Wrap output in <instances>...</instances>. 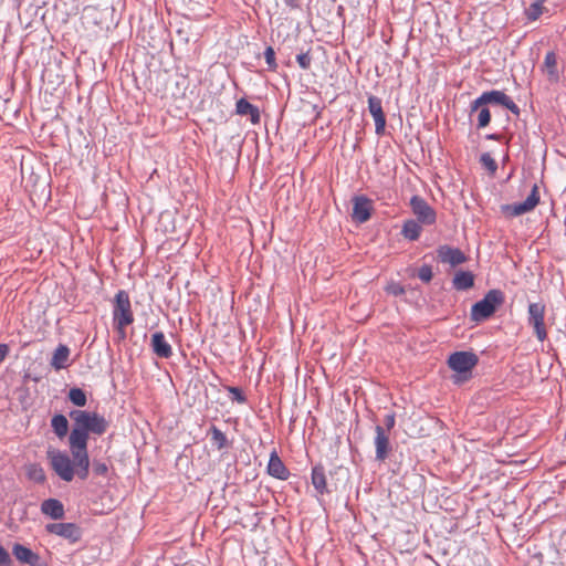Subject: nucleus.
<instances>
[{
  "label": "nucleus",
  "mask_w": 566,
  "mask_h": 566,
  "mask_svg": "<svg viewBox=\"0 0 566 566\" xmlns=\"http://www.w3.org/2000/svg\"><path fill=\"white\" fill-rule=\"evenodd\" d=\"M69 416L73 420L69 436L70 448L87 449L90 434L103 436L108 429V421L95 411L74 409Z\"/></svg>",
  "instance_id": "obj_1"
},
{
  "label": "nucleus",
  "mask_w": 566,
  "mask_h": 566,
  "mask_svg": "<svg viewBox=\"0 0 566 566\" xmlns=\"http://www.w3.org/2000/svg\"><path fill=\"white\" fill-rule=\"evenodd\" d=\"M504 293L501 290L493 289L488 291L482 300L472 305L471 319L474 322L488 319L504 303Z\"/></svg>",
  "instance_id": "obj_2"
},
{
  "label": "nucleus",
  "mask_w": 566,
  "mask_h": 566,
  "mask_svg": "<svg viewBox=\"0 0 566 566\" xmlns=\"http://www.w3.org/2000/svg\"><path fill=\"white\" fill-rule=\"evenodd\" d=\"M112 314L114 327L124 335L125 328L134 322L129 295L125 290L115 294Z\"/></svg>",
  "instance_id": "obj_3"
},
{
  "label": "nucleus",
  "mask_w": 566,
  "mask_h": 566,
  "mask_svg": "<svg viewBox=\"0 0 566 566\" xmlns=\"http://www.w3.org/2000/svg\"><path fill=\"white\" fill-rule=\"evenodd\" d=\"M52 470L55 474L65 482H71L74 479V461L66 452L50 449L46 452Z\"/></svg>",
  "instance_id": "obj_4"
},
{
  "label": "nucleus",
  "mask_w": 566,
  "mask_h": 566,
  "mask_svg": "<svg viewBox=\"0 0 566 566\" xmlns=\"http://www.w3.org/2000/svg\"><path fill=\"white\" fill-rule=\"evenodd\" d=\"M489 104L502 105L516 116H518L521 113L520 107L503 91L493 90L482 93L478 98L473 101V109L479 106H485Z\"/></svg>",
  "instance_id": "obj_5"
},
{
  "label": "nucleus",
  "mask_w": 566,
  "mask_h": 566,
  "mask_svg": "<svg viewBox=\"0 0 566 566\" xmlns=\"http://www.w3.org/2000/svg\"><path fill=\"white\" fill-rule=\"evenodd\" d=\"M539 203V192L537 184H534L531 193L523 202L507 203L501 206V211L510 218L518 217L531 212Z\"/></svg>",
  "instance_id": "obj_6"
},
{
  "label": "nucleus",
  "mask_w": 566,
  "mask_h": 566,
  "mask_svg": "<svg viewBox=\"0 0 566 566\" xmlns=\"http://www.w3.org/2000/svg\"><path fill=\"white\" fill-rule=\"evenodd\" d=\"M527 323L533 327L534 334L539 342L547 338L545 326V305L542 303H530L527 308Z\"/></svg>",
  "instance_id": "obj_7"
},
{
  "label": "nucleus",
  "mask_w": 566,
  "mask_h": 566,
  "mask_svg": "<svg viewBox=\"0 0 566 566\" xmlns=\"http://www.w3.org/2000/svg\"><path fill=\"white\" fill-rule=\"evenodd\" d=\"M479 357L472 352H455L449 356V367L459 374L471 373L478 365Z\"/></svg>",
  "instance_id": "obj_8"
},
{
  "label": "nucleus",
  "mask_w": 566,
  "mask_h": 566,
  "mask_svg": "<svg viewBox=\"0 0 566 566\" xmlns=\"http://www.w3.org/2000/svg\"><path fill=\"white\" fill-rule=\"evenodd\" d=\"M410 207L418 222L426 226H431L436 222L437 213L434 209L422 197L412 196Z\"/></svg>",
  "instance_id": "obj_9"
},
{
  "label": "nucleus",
  "mask_w": 566,
  "mask_h": 566,
  "mask_svg": "<svg viewBox=\"0 0 566 566\" xmlns=\"http://www.w3.org/2000/svg\"><path fill=\"white\" fill-rule=\"evenodd\" d=\"M45 530L50 534L63 537L71 543H76L82 537V531L75 523H50L46 524Z\"/></svg>",
  "instance_id": "obj_10"
},
{
  "label": "nucleus",
  "mask_w": 566,
  "mask_h": 566,
  "mask_svg": "<svg viewBox=\"0 0 566 566\" xmlns=\"http://www.w3.org/2000/svg\"><path fill=\"white\" fill-rule=\"evenodd\" d=\"M373 201L366 196H355L353 198L352 217L356 222L364 223L371 217Z\"/></svg>",
  "instance_id": "obj_11"
},
{
  "label": "nucleus",
  "mask_w": 566,
  "mask_h": 566,
  "mask_svg": "<svg viewBox=\"0 0 566 566\" xmlns=\"http://www.w3.org/2000/svg\"><path fill=\"white\" fill-rule=\"evenodd\" d=\"M368 111L375 120V133L378 136L385 134L386 116L382 111L381 99L375 95L368 97Z\"/></svg>",
  "instance_id": "obj_12"
},
{
  "label": "nucleus",
  "mask_w": 566,
  "mask_h": 566,
  "mask_svg": "<svg viewBox=\"0 0 566 566\" xmlns=\"http://www.w3.org/2000/svg\"><path fill=\"white\" fill-rule=\"evenodd\" d=\"M437 256L441 263L450 264L453 268L467 261V255L460 249L447 244L438 248Z\"/></svg>",
  "instance_id": "obj_13"
},
{
  "label": "nucleus",
  "mask_w": 566,
  "mask_h": 566,
  "mask_svg": "<svg viewBox=\"0 0 566 566\" xmlns=\"http://www.w3.org/2000/svg\"><path fill=\"white\" fill-rule=\"evenodd\" d=\"M72 459L74 461L75 474L81 480H86L90 473V457L87 449L70 448Z\"/></svg>",
  "instance_id": "obj_14"
},
{
  "label": "nucleus",
  "mask_w": 566,
  "mask_h": 566,
  "mask_svg": "<svg viewBox=\"0 0 566 566\" xmlns=\"http://www.w3.org/2000/svg\"><path fill=\"white\" fill-rule=\"evenodd\" d=\"M12 554L20 563L28 564L29 566H46L39 554L24 545L14 544L12 547Z\"/></svg>",
  "instance_id": "obj_15"
},
{
  "label": "nucleus",
  "mask_w": 566,
  "mask_h": 566,
  "mask_svg": "<svg viewBox=\"0 0 566 566\" xmlns=\"http://www.w3.org/2000/svg\"><path fill=\"white\" fill-rule=\"evenodd\" d=\"M375 448H376V460L385 461L388 458L390 448L389 436L387 434L382 426L375 427Z\"/></svg>",
  "instance_id": "obj_16"
},
{
  "label": "nucleus",
  "mask_w": 566,
  "mask_h": 566,
  "mask_svg": "<svg viewBox=\"0 0 566 566\" xmlns=\"http://www.w3.org/2000/svg\"><path fill=\"white\" fill-rule=\"evenodd\" d=\"M150 347L153 353L159 358L168 359L172 356V347L167 342L163 332H155L151 335Z\"/></svg>",
  "instance_id": "obj_17"
},
{
  "label": "nucleus",
  "mask_w": 566,
  "mask_h": 566,
  "mask_svg": "<svg viewBox=\"0 0 566 566\" xmlns=\"http://www.w3.org/2000/svg\"><path fill=\"white\" fill-rule=\"evenodd\" d=\"M268 473L279 480H287L290 476V471L283 463V461L277 455L276 451H273L270 455V460L268 463Z\"/></svg>",
  "instance_id": "obj_18"
},
{
  "label": "nucleus",
  "mask_w": 566,
  "mask_h": 566,
  "mask_svg": "<svg viewBox=\"0 0 566 566\" xmlns=\"http://www.w3.org/2000/svg\"><path fill=\"white\" fill-rule=\"evenodd\" d=\"M41 512L54 520L63 518L65 514L62 502L56 499L44 500L41 504Z\"/></svg>",
  "instance_id": "obj_19"
},
{
  "label": "nucleus",
  "mask_w": 566,
  "mask_h": 566,
  "mask_svg": "<svg viewBox=\"0 0 566 566\" xmlns=\"http://www.w3.org/2000/svg\"><path fill=\"white\" fill-rule=\"evenodd\" d=\"M311 479L312 484L318 494L323 495L325 493H329L327 489L325 469L322 464L313 467Z\"/></svg>",
  "instance_id": "obj_20"
},
{
  "label": "nucleus",
  "mask_w": 566,
  "mask_h": 566,
  "mask_svg": "<svg viewBox=\"0 0 566 566\" xmlns=\"http://www.w3.org/2000/svg\"><path fill=\"white\" fill-rule=\"evenodd\" d=\"M70 348L66 345L60 344L52 356L50 361L55 370L64 369L69 366Z\"/></svg>",
  "instance_id": "obj_21"
},
{
  "label": "nucleus",
  "mask_w": 566,
  "mask_h": 566,
  "mask_svg": "<svg viewBox=\"0 0 566 566\" xmlns=\"http://www.w3.org/2000/svg\"><path fill=\"white\" fill-rule=\"evenodd\" d=\"M452 285L457 291H465L474 285V275L470 271H458L452 280Z\"/></svg>",
  "instance_id": "obj_22"
},
{
  "label": "nucleus",
  "mask_w": 566,
  "mask_h": 566,
  "mask_svg": "<svg viewBox=\"0 0 566 566\" xmlns=\"http://www.w3.org/2000/svg\"><path fill=\"white\" fill-rule=\"evenodd\" d=\"M235 111L239 115H248L250 116V119L253 124L258 123L260 120V112H259V108L251 104L249 101H247L245 98H240L238 102H237V105H235Z\"/></svg>",
  "instance_id": "obj_23"
},
{
  "label": "nucleus",
  "mask_w": 566,
  "mask_h": 566,
  "mask_svg": "<svg viewBox=\"0 0 566 566\" xmlns=\"http://www.w3.org/2000/svg\"><path fill=\"white\" fill-rule=\"evenodd\" d=\"M51 427L54 433L60 438H64L69 431V421L62 413L55 415L51 419Z\"/></svg>",
  "instance_id": "obj_24"
},
{
  "label": "nucleus",
  "mask_w": 566,
  "mask_h": 566,
  "mask_svg": "<svg viewBox=\"0 0 566 566\" xmlns=\"http://www.w3.org/2000/svg\"><path fill=\"white\" fill-rule=\"evenodd\" d=\"M476 113L478 114V128H484L486 127L491 122V113L488 107L485 106H479L473 109V102L470 105V115Z\"/></svg>",
  "instance_id": "obj_25"
},
{
  "label": "nucleus",
  "mask_w": 566,
  "mask_h": 566,
  "mask_svg": "<svg viewBox=\"0 0 566 566\" xmlns=\"http://www.w3.org/2000/svg\"><path fill=\"white\" fill-rule=\"evenodd\" d=\"M419 223L420 222L416 220H407L402 226L401 233L403 234V237L411 241L417 240L421 233V227Z\"/></svg>",
  "instance_id": "obj_26"
},
{
  "label": "nucleus",
  "mask_w": 566,
  "mask_h": 566,
  "mask_svg": "<svg viewBox=\"0 0 566 566\" xmlns=\"http://www.w3.org/2000/svg\"><path fill=\"white\" fill-rule=\"evenodd\" d=\"M544 67L549 80L557 81L558 80V71H557V57L554 52H548L545 55Z\"/></svg>",
  "instance_id": "obj_27"
},
{
  "label": "nucleus",
  "mask_w": 566,
  "mask_h": 566,
  "mask_svg": "<svg viewBox=\"0 0 566 566\" xmlns=\"http://www.w3.org/2000/svg\"><path fill=\"white\" fill-rule=\"evenodd\" d=\"M69 399L71 400V402L73 405H75L76 407H80V408L86 406V403H87V397H86L85 391L77 387L70 389Z\"/></svg>",
  "instance_id": "obj_28"
},
{
  "label": "nucleus",
  "mask_w": 566,
  "mask_h": 566,
  "mask_svg": "<svg viewBox=\"0 0 566 566\" xmlns=\"http://www.w3.org/2000/svg\"><path fill=\"white\" fill-rule=\"evenodd\" d=\"M27 475L30 480L36 483H43L46 479L45 472L40 464H30L27 469Z\"/></svg>",
  "instance_id": "obj_29"
},
{
  "label": "nucleus",
  "mask_w": 566,
  "mask_h": 566,
  "mask_svg": "<svg viewBox=\"0 0 566 566\" xmlns=\"http://www.w3.org/2000/svg\"><path fill=\"white\" fill-rule=\"evenodd\" d=\"M211 432V441L218 448V450H222L228 447L227 436L216 426L210 428Z\"/></svg>",
  "instance_id": "obj_30"
},
{
  "label": "nucleus",
  "mask_w": 566,
  "mask_h": 566,
  "mask_svg": "<svg viewBox=\"0 0 566 566\" xmlns=\"http://www.w3.org/2000/svg\"><path fill=\"white\" fill-rule=\"evenodd\" d=\"M544 12L543 3L534 1L525 11V14L530 21H536Z\"/></svg>",
  "instance_id": "obj_31"
},
{
  "label": "nucleus",
  "mask_w": 566,
  "mask_h": 566,
  "mask_svg": "<svg viewBox=\"0 0 566 566\" xmlns=\"http://www.w3.org/2000/svg\"><path fill=\"white\" fill-rule=\"evenodd\" d=\"M480 163L491 174H494L497 170V164L489 153H484L481 155Z\"/></svg>",
  "instance_id": "obj_32"
},
{
  "label": "nucleus",
  "mask_w": 566,
  "mask_h": 566,
  "mask_svg": "<svg viewBox=\"0 0 566 566\" xmlns=\"http://www.w3.org/2000/svg\"><path fill=\"white\" fill-rule=\"evenodd\" d=\"M264 59L268 64L270 71H275L277 69V63L275 60V52L272 46H268L264 51Z\"/></svg>",
  "instance_id": "obj_33"
},
{
  "label": "nucleus",
  "mask_w": 566,
  "mask_h": 566,
  "mask_svg": "<svg viewBox=\"0 0 566 566\" xmlns=\"http://www.w3.org/2000/svg\"><path fill=\"white\" fill-rule=\"evenodd\" d=\"M433 273L431 265L423 264L418 270V277L424 282L429 283L432 280Z\"/></svg>",
  "instance_id": "obj_34"
},
{
  "label": "nucleus",
  "mask_w": 566,
  "mask_h": 566,
  "mask_svg": "<svg viewBox=\"0 0 566 566\" xmlns=\"http://www.w3.org/2000/svg\"><path fill=\"white\" fill-rule=\"evenodd\" d=\"M92 471L95 475L105 476L108 473V465L106 462L94 460Z\"/></svg>",
  "instance_id": "obj_35"
},
{
  "label": "nucleus",
  "mask_w": 566,
  "mask_h": 566,
  "mask_svg": "<svg viewBox=\"0 0 566 566\" xmlns=\"http://www.w3.org/2000/svg\"><path fill=\"white\" fill-rule=\"evenodd\" d=\"M228 391L231 395V399L239 403H244L247 401V397L242 392V390L238 387H228Z\"/></svg>",
  "instance_id": "obj_36"
},
{
  "label": "nucleus",
  "mask_w": 566,
  "mask_h": 566,
  "mask_svg": "<svg viewBox=\"0 0 566 566\" xmlns=\"http://www.w3.org/2000/svg\"><path fill=\"white\" fill-rule=\"evenodd\" d=\"M296 61L301 69L307 70L311 66L312 57L311 55L306 53H300L296 55Z\"/></svg>",
  "instance_id": "obj_37"
},
{
  "label": "nucleus",
  "mask_w": 566,
  "mask_h": 566,
  "mask_svg": "<svg viewBox=\"0 0 566 566\" xmlns=\"http://www.w3.org/2000/svg\"><path fill=\"white\" fill-rule=\"evenodd\" d=\"M384 423L386 432L390 431L396 424V415L394 412L386 415Z\"/></svg>",
  "instance_id": "obj_38"
},
{
  "label": "nucleus",
  "mask_w": 566,
  "mask_h": 566,
  "mask_svg": "<svg viewBox=\"0 0 566 566\" xmlns=\"http://www.w3.org/2000/svg\"><path fill=\"white\" fill-rule=\"evenodd\" d=\"M11 563L9 553L0 545V566H11Z\"/></svg>",
  "instance_id": "obj_39"
},
{
  "label": "nucleus",
  "mask_w": 566,
  "mask_h": 566,
  "mask_svg": "<svg viewBox=\"0 0 566 566\" xmlns=\"http://www.w3.org/2000/svg\"><path fill=\"white\" fill-rule=\"evenodd\" d=\"M9 353V346L7 344H0V364L4 360Z\"/></svg>",
  "instance_id": "obj_40"
},
{
  "label": "nucleus",
  "mask_w": 566,
  "mask_h": 566,
  "mask_svg": "<svg viewBox=\"0 0 566 566\" xmlns=\"http://www.w3.org/2000/svg\"><path fill=\"white\" fill-rule=\"evenodd\" d=\"M390 292L395 295H400L405 293V290L400 285H394L390 287Z\"/></svg>",
  "instance_id": "obj_41"
},
{
  "label": "nucleus",
  "mask_w": 566,
  "mask_h": 566,
  "mask_svg": "<svg viewBox=\"0 0 566 566\" xmlns=\"http://www.w3.org/2000/svg\"><path fill=\"white\" fill-rule=\"evenodd\" d=\"M486 139H490V140H500V135L499 134H489L486 135Z\"/></svg>",
  "instance_id": "obj_42"
},
{
  "label": "nucleus",
  "mask_w": 566,
  "mask_h": 566,
  "mask_svg": "<svg viewBox=\"0 0 566 566\" xmlns=\"http://www.w3.org/2000/svg\"><path fill=\"white\" fill-rule=\"evenodd\" d=\"M294 1L295 0H285V3L290 7H294Z\"/></svg>",
  "instance_id": "obj_43"
}]
</instances>
